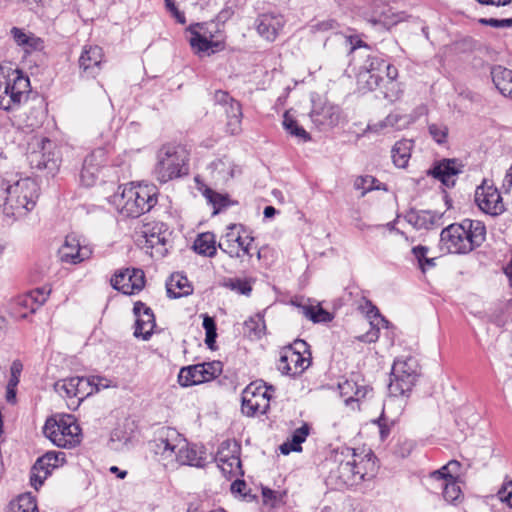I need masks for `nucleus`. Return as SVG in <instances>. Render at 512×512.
<instances>
[{"label": "nucleus", "instance_id": "8fccbe9b", "mask_svg": "<svg viewBox=\"0 0 512 512\" xmlns=\"http://www.w3.org/2000/svg\"><path fill=\"white\" fill-rule=\"evenodd\" d=\"M202 373L206 382L213 380L222 373V363L220 361L200 363Z\"/></svg>", "mask_w": 512, "mask_h": 512}, {"label": "nucleus", "instance_id": "3c124183", "mask_svg": "<svg viewBox=\"0 0 512 512\" xmlns=\"http://www.w3.org/2000/svg\"><path fill=\"white\" fill-rule=\"evenodd\" d=\"M431 137L438 143L444 144L448 137V128L443 124H430L428 127Z\"/></svg>", "mask_w": 512, "mask_h": 512}, {"label": "nucleus", "instance_id": "7ed1b4c3", "mask_svg": "<svg viewBox=\"0 0 512 512\" xmlns=\"http://www.w3.org/2000/svg\"><path fill=\"white\" fill-rule=\"evenodd\" d=\"M156 454L168 463H178L195 467L205 465V451L190 444L176 429L165 427L156 440Z\"/></svg>", "mask_w": 512, "mask_h": 512}, {"label": "nucleus", "instance_id": "a878e982", "mask_svg": "<svg viewBox=\"0 0 512 512\" xmlns=\"http://www.w3.org/2000/svg\"><path fill=\"white\" fill-rule=\"evenodd\" d=\"M310 117L317 126L332 127L339 123L340 108L331 103H314Z\"/></svg>", "mask_w": 512, "mask_h": 512}, {"label": "nucleus", "instance_id": "f8f14e48", "mask_svg": "<svg viewBox=\"0 0 512 512\" xmlns=\"http://www.w3.org/2000/svg\"><path fill=\"white\" fill-rule=\"evenodd\" d=\"M270 391H274L273 387L263 382L250 383L242 392V412L247 416L266 413L272 397Z\"/></svg>", "mask_w": 512, "mask_h": 512}, {"label": "nucleus", "instance_id": "864d4df0", "mask_svg": "<svg viewBox=\"0 0 512 512\" xmlns=\"http://www.w3.org/2000/svg\"><path fill=\"white\" fill-rule=\"evenodd\" d=\"M375 178L372 176H360L355 180L354 187L357 190H362V195L374 189Z\"/></svg>", "mask_w": 512, "mask_h": 512}, {"label": "nucleus", "instance_id": "473e14b6", "mask_svg": "<svg viewBox=\"0 0 512 512\" xmlns=\"http://www.w3.org/2000/svg\"><path fill=\"white\" fill-rule=\"evenodd\" d=\"M413 147L414 141L411 139L397 141L391 149L393 164L398 168H406L411 158Z\"/></svg>", "mask_w": 512, "mask_h": 512}, {"label": "nucleus", "instance_id": "20e7f679", "mask_svg": "<svg viewBox=\"0 0 512 512\" xmlns=\"http://www.w3.org/2000/svg\"><path fill=\"white\" fill-rule=\"evenodd\" d=\"M486 228L479 220L464 219L444 228L440 234L443 251L466 254L479 247L485 240Z\"/></svg>", "mask_w": 512, "mask_h": 512}, {"label": "nucleus", "instance_id": "39448f33", "mask_svg": "<svg viewBox=\"0 0 512 512\" xmlns=\"http://www.w3.org/2000/svg\"><path fill=\"white\" fill-rule=\"evenodd\" d=\"M119 189L122 191L113 196V203L127 217L136 218L149 212L158 201V188L153 184H131Z\"/></svg>", "mask_w": 512, "mask_h": 512}, {"label": "nucleus", "instance_id": "c03bdc74", "mask_svg": "<svg viewBox=\"0 0 512 512\" xmlns=\"http://www.w3.org/2000/svg\"><path fill=\"white\" fill-rule=\"evenodd\" d=\"M43 119L44 109L42 106H39L31 108L28 113L21 115L19 121L23 127L34 130L42 125Z\"/></svg>", "mask_w": 512, "mask_h": 512}, {"label": "nucleus", "instance_id": "dca6fc26", "mask_svg": "<svg viewBox=\"0 0 512 512\" xmlns=\"http://www.w3.org/2000/svg\"><path fill=\"white\" fill-rule=\"evenodd\" d=\"M108 153L107 148L99 147L85 157L80 172V181L84 186L90 187L95 184L99 173L108 162Z\"/></svg>", "mask_w": 512, "mask_h": 512}, {"label": "nucleus", "instance_id": "2f4dec72", "mask_svg": "<svg viewBox=\"0 0 512 512\" xmlns=\"http://www.w3.org/2000/svg\"><path fill=\"white\" fill-rule=\"evenodd\" d=\"M363 311H365L368 317L375 319L370 322L371 329L362 336V340L368 343L375 342L379 338V330L380 327H388V321L385 320L380 314L379 310L376 306H374L370 301L365 302V306H363Z\"/></svg>", "mask_w": 512, "mask_h": 512}, {"label": "nucleus", "instance_id": "aec40b11", "mask_svg": "<svg viewBox=\"0 0 512 512\" xmlns=\"http://www.w3.org/2000/svg\"><path fill=\"white\" fill-rule=\"evenodd\" d=\"M54 390L62 397L78 398L79 400L94 393V388L90 387V381L85 377L78 376L55 382Z\"/></svg>", "mask_w": 512, "mask_h": 512}, {"label": "nucleus", "instance_id": "f704fd0d", "mask_svg": "<svg viewBox=\"0 0 512 512\" xmlns=\"http://www.w3.org/2000/svg\"><path fill=\"white\" fill-rule=\"evenodd\" d=\"M460 468V463L456 460H451L440 469L431 472L427 480L433 487L435 485L455 480V476Z\"/></svg>", "mask_w": 512, "mask_h": 512}, {"label": "nucleus", "instance_id": "052dcab7", "mask_svg": "<svg viewBox=\"0 0 512 512\" xmlns=\"http://www.w3.org/2000/svg\"><path fill=\"white\" fill-rule=\"evenodd\" d=\"M214 100L217 104L222 105L226 109H230L232 102H237L235 99L229 96V94L222 90H217L214 93Z\"/></svg>", "mask_w": 512, "mask_h": 512}, {"label": "nucleus", "instance_id": "7c9ffc66", "mask_svg": "<svg viewBox=\"0 0 512 512\" xmlns=\"http://www.w3.org/2000/svg\"><path fill=\"white\" fill-rule=\"evenodd\" d=\"M169 298L177 299L190 295L193 287L187 277L181 273H173L166 282Z\"/></svg>", "mask_w": 512, "mask_h": 512}, {"label": "nucleus", "instance_id": "c756f323", "mask_svg": "<svg viewBox=\"0 0 512 512\" xmlns=\"http://www.w3.org/2000/svg\"><path fill=\"white\" fill-rule=\"evenodd\" d=\"M195 182L197 185V190L201 192L207 202L212 205L214 209V215L218 214L222 209L232 204L227 194H221L212 190L204 182L200 181L198 177L195 178Z\"/></svg>", "mask_w": 512, "mask_h": 512}, {"label": "nucleus", "instance_id": "0eeeda50", "mask_svg": "<svg viewBox=\"0 0 512 512\" xmlns=\"http://www.w3.org/2000/svg\"><path fill=\"white\" fill-rule=\"evenodd\" d=\"M30 80L22 71L0 66V108L14 110L27 98Z\"/></svg>", "mask_w": 512, "mask_h": 512}, {"label": "nucleus", "instance_id": "4468645a", "mask_svg": "<svg viewBox=\"0 0 512 512\" xmlns=\"http://www.w3.org/2000/svg\"><path fill=\"white\" fill-rule=\"evenodd\" d=\"M38 150L29 154L30 163L38 169H46L50 173L58 170L61 162L60 152L54 142L42 138L37 143Z\"/></svg>", "mask_w": 512, "mask_h": 512}, {"label": "nucleus", "instance_id": "774afa93", "mask_svg": "<svg viewBox=\"0 0 512 512\" xmlns=\"http://www.w3.org/2000/svg\"><path fill=\"white\" fill-rule=\"evenodd\" d=\"M87 379L90 381V387L94 388V392H98L101 388H108L110 386V381L103 377L92 376Z\"/></svg>", "mask_w": 512, "mask_h": 512}, {"label": "nucleus", "instance_id": "1a4fd4ad", "mask_svg": "<svg viewBox=\"0 0 512 512\" xmlns=\"http://www.w3.org/2000/svg\"><path fill=\"white\" fill-rule=\"evenodd\" d=\"M398 76L395 66L388 63L383 55L367 54L366 60L358 74V83L363 88L373 91L382 87V83H393Z\"/></svg>", "mask_w": 512, "mask_h": 512}, {"label": "nucleus", "instance_id": "09e8293b", "mask_svg": "<svg viewBox=\"0 0 512 512\" xmlns=\"http://www.w3.org/2000/svg\"><path fill=\"white\" fill-rule=\"evenodd\" d=\"M400 116L398 114H389L385 119L380 120L373 124H368L366 129L364 130V134L371 133H380L381 131L392 128L397 125L400 120Z\"/></svg>", "mask_w": 512, "mask_h": 512}, {"label": "nucleus", "instance_id": "c9c22d12", "mask_svg": "<svg viewBox=\"0 0 512 512\" xmlns=\"http://www.w3.org/2000/svg\"><path fill=\"white\" fill-rule=\"evenodd\" d=\"M212 177L218 182H226L234 177L236 166L227 158H221L213 161L209 165Z\"/></svg>", "mask_w": 512, "mask_h": 512}, {"label": "nucleus", "instance_id": "9d476101", "mask_svg": "<svg viewBox=\"0 0 512 512\" xmlns=\"http://www.w3.org/2000/svg\"><path fill=\"white\" fill-rule=\"evenodd\" d=\"M43 432L51 442L61 448H74L81 441V429L72 415H58L50 418Z\"/></svg>", "mask_w": 512, "mask_h": 512}, {"label": "nucleus", "instance_id": "a211bd4d", "mask_svg": "<svg viewBox=\"0 0 512 512\" xmlns=\"http://www.w3.org/2000/svg\"><path fill=\"white\" fill-rule=\"evenodd\" d=\"M475 202L486 214L496 216L504 211L502 197L493 185L484 181L475 191Z\"/></svg>", "mask_w": 512, "mask_h": 512}, {"label": "nucleus", "instance_id": "338daca9", "mask_svg": "<svg viewBox=\"0 0 512 512\" xmlns=\"http://www.w3.org/2000/svg\"><path fill=\"white\" fill-rule=\"evenodd\" d=\"M245 326L256 334H259L261 332V326L264 327V321L260 315H256L245 321Z\"/></svg>", "mask_w": 512, "mask_h": 512}, {"label": "nucleus", "instance_id": "79ce46f5", "mask_svg": "<svg viewBox=\"0 0 512 512\" xmlns=\"http://www.w3.org/2000/svg\"><path fill=\"white\" fill-rule=\"evenodd\" d=\"M283 127L293 137L297 138L299 142H308L311 140L310 134L300 125L293 117L286 112L283 116Z\"/></svg>", "mask_w": 512, "mask_h": 512}, {"label": "nucleus", "instance_id": "f3484780", "mask_svg": "<svg viewBox=\"0 0 512 512\" xmlns=\"http://www.w3.org/2000/svg\"><path fill=\"white\" fill-rule=\"evenodd\" d=\"M111 285L125 295L136 294L144 288V272L136 268L120 270L111 279Z\"/></svg>", "mask_w": 512, "mask_h": 512}, {"label": "nucleus", "instance_id": "13d9d810", "mask_svg": "<svg viewBox=\"0 0 512 512\" xmlns=\"http://www.w3.org/2000/svg\"><path fill=\"white\" fill-rule=\"evenodd\" d=\"M338 27V24L333 19H327L320 22H317L310 26L311 33H317V32H326L329 30L336 29Z\"/></svg>", "mask_w": 512, "mask_h": 512}, {"label": "nucleus", "instance_id": "9b49d317", "mask_svg": "<svg viewBox=\"0 0 512 512\" xmlns=\"http://www.w3.org/2000/svg\"><path fill=\"white\" fill-rule=\"evenodd\" d=\"M420 375L418 361L411 356L397 358L392 366L389 389L392 395L411 392Z\"/></svg>", "mask_w": 512, "mask_h": 512}, {"label": "nucleus", "instance_id": "b1692460", "mask_svg": "<svg viewBox=\"0 0 512 512\" xmlns=\"http://www.w3.org/2000/svg\"><path fill=\"white\" fill-rule=\"evenodd\" d=\"M286 21L280 14L265 13L257 20L258 33L268 41H274L283 29Z\"/></svg>", "mask_w": 512, "mask_h": 512}, {"label": "nucleus", "instance_id": "de8ad7c7", "mask_svg": "<svg viewBox=\"0 0 512 512\" xmlns=\"http://www.w3.org/2000/svg\"><path fill=\"white\" fill-rule=\"evenodd\" d=\"M131 443V435L121 428L111 432L109 446L114 451H123Z\"/></svg>", "mask_w": 512, "mask_h": 512}, {"label": "nucleus", "instance_id": "5701e85b", "mask_svg": "<svg viewBox=\"0 0 512 512\" xmlns=\"http://www.w3.org/2000/svg\"><path fill=\"white\" fill-rule=\"evenodd\" d=\"M136 316L134 336L147 340L156 326L152 310L142 302H136L133 308Z\"/></svg>", "mask_w": 512, "mask_h": 512}, {"label": "nucleus", "instance_id": "e2e57ef3", "mask_svg": "<svg viewBox=\"0 0 512 512\" xmlns=\"http://www.w3.org/2000/svg\"><path fill=\"white\" fill-rule=\"evenodd\" d=\"M165 4L167 9L175 17L177 22H179L180 24H184L186 22L184 13L178 10L174 0H165Z\"/></svg>", "mask_w": 512, "mask_h": 512}, {"label": "nucleus", "instance_id": "4d7b16f0", "mask_svg": "<svg viewBox=\"0 0 512 512\" xmlns=\"http://www.w3.org/2000/svg\"><path fill=\"white\" fill-rule=\"evenodd\" d=\"M479 23L482 25L490 26L493 28H506L512 26V18L495 19V18H481Z\"/></svg>", "mask_w": 512, "mask_h": 512}, {"label": "nucleus", "instance_id": "a18cd8bd", "mask_svg": "<svg viewBox=\"0 0 512 512\" xmlns=\"http://www.w3.org/2000/svg\"><path fill=\"white\" fill-rule=\"evenodd\" d=\"M338 388L340 394L346 397V402L349 400H358L366 394L365 387L357 385V383L352 379L339 383Z\"/></svg>", "mask_w": 512, "mask_h": 512}, {"label": "nucleus", "instance_id": "69168bd1", "mask_svg": "<svg viewBox=\"0 0 512 512\" xmlns=\"http://www.w3.org/2000/svg\"><path fill=\"white\" fill-rule=\"evenodd\" d=\"M37 298H40V295H36L35 291H31L28 295H26L21 303L30 308V311L34 313L40 306H37Z\"/></svg>", "mask_w": 512, "mask_h": 512}, {"label": "nucleus", "instance_id": "37998d69", "mask_svg": "<svg viewBox=\"0 0 512 512\" xmlns=\"http://www.w3.org/2000/svg\"><path fill=\"white\" fill-rule=\"evenodd\" d=\"M64 460L65 453L49 451L43 456L39 457L35 465H37L38 468L43 469V471H47V474H50L52 469L61 465Z\"/></svg>", "mask_w": 512, "mask_h": 512}, {"label": "nucleus", "instance_id": "ea45409f", "mask_svg": "<svg viewBox=\"0 0 512 512\" xmlns=\"http://www.w3.org/2000/svg\"><path fill=\"white\" fill-rule=\"evenodd\" d=\"M308 434L309 427L307 424L296 429L292 434L291 443L286 442L280 446L281 453L287 455L292 451L300 452L302 450L301 444L306 440Z\"/></svg>", "mask_w": 512, "mask_h": 512}, {"label": "nucleus", "instance_id": "4be33fe9", "mask_svg": "<svg viewBox=\"0 0 512 512\" xmlns=\"http://www.w3.org/2000/svg\"><path fill=\"white\" fill-rule=\"evenodd\" d=\"M191 33L190 45L196 53H214L221 50L223 44L212 39L211 32H208L204 24L197 23L189 27Z\"/></svg>", "mask_w": 512, "mask_h": 512}, {"label": "nucleus", "instance_id": "bf43d9fd", "mask_svg": "<svg viewBox=\"0 0 512 512\" xmlns=\"http://www.w3.org/2000/svg\"><path fill=\"white\" fill-rule=\"evenodd\" d=\"M499 499L512 508V481L505 483L498 491Z\"/></svg>", "mask_w": 512, "mask_h": 512}, {"label": "nucleus", "instance_id": "6e6552de", "mask_svg": "<svg viewBox=\"0 0 512 512\" xmlns=\"http://www.w3.org/2000/svg\"><path fill=\"white\" fill-rule=\"evenodd\" d=\"M219 249L230 258L238 259L241 263L248 262L253 256L254 237L242 224H230L218 242Z\"/></svg>", "mask_w": 512, "mask_h": 512}, {"label": "nucleus", "instance_id": "49530a36", "mask_svg": "<svg viewBox=\"0 0 512 512\" xmlns=\"http://www.w3.org/2000/svg\"><path fill=\"white\" fill-rule=\"evenodd\" d=\"M432 488L435 490H438V489L441 490L443 498L448 503H454L462 495V491H461L460 486L458 485L456 479L435 485Z\"/></svg>", "mask_w": 512, "mask_h": 512}, {"label": "nucleus", "instance_id": "4c0bfd02", "mask_svg": "<svg viewBox=\"0 0 512 512\" xmlns=\"http://www.w3.org/2000/svg\"><path fill=\"white\" fill-rule=\"evenodd\" d=\"M193 249L200 255L214 257L217 252L215 234L212 232H205L198 235L194 241Z\"/></svg>", "mask_w": 512, "mask_h": 512}, {"label": "nucleus", "instance_id": "6ab92c4d", "mask_svg": "<svg viewBox=\"0 0 512 512\" xmlns=\"http://www.w3.org/2000/svg\"><path fill=\"white\" fill-rule=\"evenodd\" d=\"M309 365V357H305L299 350L293 347H287L281 352L277 369L282 375L296 376L307 369Z\"/></svg>", "mask_w": 512, "mask_h": 512}, {"label": "nucleus", "instance_id": "2eb2a0df", "mask_svg": "<svg viewBox=\"0 0 512 512\" xmlns=\"http://www.w3.org/2000/svg\"><path fill=\"white\" fill-rule=\"evenodd\" d=\"M93 253L90 245L74 234L66 236L63 245L59 249L60 260L68 264H79L88 260Z\"/></svg>", "mask_w": 512, "mask_h": 512}, {"label": "nucleus", "instance_id": "f03ea898", "mask_svg": "<svg viewBox=\"0 0 512 512\" xmlns=\"http://www.w3.org/2000/svg\"><path fill=\"white\" fill-rule=\"evenodd\" d=\"M40 188L32 178L19 179L10 183L0 179V198H3L2 219L8 225L24 220L35 208Z\"/></svg>", "mask_w": 512, "mask_h": 512}, {"label": "nucleus", "instance_id": "f257e3e1", "mask_svg": "<svg viewBox=\"0 0 512 512\" xmlns=\"http://www.w3.org/2000/svg\"><path fill=\"white\" fill-rule=\"evenodd\" d=\"M333 461L335 467L330 469L327 481L335 489L357 485L376 469L373 452L365 448L340 447L335 451Z\"/></svg>", "mask_w": 512, "mask_h": 512}, {"label": "nucleus", "instance_id": "0e129e2a", "mask_svg": "<svg viewBox=\"0 0 512 512\" xmlns=\"http://www.w3.org/2000/svg\"><path fill=\"white\" fill-rule=\"evenodd\" d=\"M246 487L245 481L237 479L231 484V492L234 495H239L243 499H247L250 495L245 492Z\"/></svg>", "mask_w": 512, "mask_h": 512}, {"label": "nucleus", "instance_id": "6e6d98bb", "mask_svg": "<svg viewBox=\"0 0 512 512\" xmlns=\"http://www.w3.org/2000/svg\"><path fill=\"white\" fill-rule=\"evenodd\" d=\"M229 287L231 288V290L236 291L237 293L242 295H249L252 290L250 283L242 279L231 280L229 283Z\"/></svg>", "mask_w": 512, "mask_h": 512}, {"label": "nucleus", "instance_id": "cd10ccee", "mask_svg": "<svg viewBox=\"0 0 512 512\" xmlns=\"http://www.w3.org/2000/svg\"><path fill=\"white\" fill-rule=\"evenodd\" d=\"M462 165L455 159H443L436 163L431 170V175L440 180L445 186L451 187L455 184L454 177L461 173Z\"/></svg>", "mask_w": 512, "mask_h": 512}, {"label": "nucleus", "instance_id": "393cba45", "mask_svg": "<svg viewBox=\"0 0 512 512\" xmlns=\"http://www.w3.org/2000/svg\"><path fill=\"white\" fill-rule=\"evenodd\" d=\"M10 35L16 45L21 48L25 54L40 52L44 49V40L30 31L23 28L12 27Z\"/></svg>", "mask_w": 512, "mask_h": 512}, {"label": "nucleus", "instance_id": "412c9836", "mask_svg": "<svg viewBox=\"0 0 512 512\" xmlns=\"http://www.w3.org/2000/svg\"><path fill=\"white\" fill-rule=\"evenodd\" d=\"M103 50L97 45H85L78 59L81 76L95 78L102 69Z\"/></svg>", "mask_w": 512, "mask_h": 512}, {"label": "nucleus", "instance_id": "680f3d73", "mask_svg": "<svg viewBox=\"0 0 512 512\" xmlns=\"http://www.w3.org/2000/svg\"><path fill=\"white\" fill-rule=\"evenodd\" d=\"M22 368H23V366H22L21 362L14 361L12 363L11 368H10L11 376H10V379L8 382V384H10L11 387H17V385L19 383V378H20Z\"/></svg>", "mask_w": 512, "mask_h": 512}, {"label": "nucleus", "instance_id": "a19ab883", "mask_svg": "<svg viewBox=\"0 0 512 512\" xmlns=\"http://www.w3.org/2000/svg\"><path fill=\"white\" fill-rule=\"evenodd\" d=\"M227 131L231 135L239 134L241 131L242 108L239 102H232L230 109H226Z\"/></svg>", "mask_w": 512, "mask_h": 512}, {"label": "nucleus", "instance_id": "72a5a7b5", "mask_svg": "<svg viewBox=\"0 0 512 512\" xmlns=\"http://www.w3.org/2000/svg\"><path fill=\"white\" fill-rule=\"evenodd\" d=\"M493 83L500 93L512 99V70L496 66L491 71Z\"/></svg>", "mask_w": 512, "mask_h": 512}, {"label": "nucleus", "instance_id": "423d86ee", "mask_svg": "<svg viewBox=\"0 0 512 512\" xmlns=\"http://www.w3.org/2000/svg\"><path fill=\"white\" fill-rule=\"evenodd\" d=\"M189 154L180 146L173 144L163 145L157 152L154 175L161 183H167L175 178L187 175Z\"/></svg>", "mask_w": 512, "mask_h": 512}, {"label": "nucleus", "instance_id": "c85d7f7f", "mask_svg": "<svg viewBox=\"0 0 512 512\" xmlns=\"http://www.w3.org/2000/svg\"><path fill=\"white\" fill-rule=\"evenodd\" d=\"M292 304L298 308L300 314L314 323H327L332 320V315L328 311L319 304H313L310 299L293 300Z\"/></svg>", "mask_w": 512, "mask_h": 512}, {"label": "nucleus", "instance_id": "e433bc0d", "mask_svg": "<svg viewBox=\"0 0 512 512\" xmlns=\"http://www.w3.org/2000/svg\"><path fill=\"white\" fill-rule=\"evenodd\" d=\"M206 382L202 373L201 365H191L180 369L178 383L182 387H189Z\"/></svg>", "mask_w": 512, "mask_h": 512}, {"label": "nucleus", "instance_id": "ddd939ff", "mask_svg": "<svg viewBox=\"0 0 512 512\" xmlns=\"http://www.w3.org/2000/svg\"><path fill=\"white\" fill-rule=\"evenodd\" d=\"M240 453L241 446L235 440H225L220 444L215 461L224 475H243Z\"/></svg>", "mask_w": 512, "mask_h": 512}, {"label": "nucleus", "instance_id": "bb28decb", "mask_svg": "<svg viewBox=\"0 0 512 512\" xmlns=\"http://www.w3.org/2000/svg\"><path fill=\"white\" fill-rule=\"evenodd\" d=\"M442 215V213L432 210L410 209L404 218L416 229L429 230L440 225Z\"/></svg>", "mask_w": 512, "mask_h": 512}, {"label": "nucleus", "instance_id": "58836bf2", "mask_svg": "<svg viewBox=\"0 0 512 512\" xmlns=\"http://www.w3.org/2000/svg\"><path fill=\"white\" fill-rule=\"evenodd\" d=\"M7 512H39L36 498L31 493H24L12 500Z\"/></svg>", "mask_w": 512, "mask_h": 512}, {"label": "nucleus", "instance_id": "603ef678", "mask_svg": "<svg viewBox=\"0 0 512 512\" xmlns=\"http://www.w3.org/2000/svg\"><path fill=\"white\" fill-rule=\"evenodd\" d=\"M47 471H43L37 467V465H33L30 472V483L37 490L44 482V480L48 477Z\"/></svg>", "mask_w": 512, "mask_h": 512}, {"label": "nucleus", "instance_id": "5fc2aeb1", "mask_svg": "<svg viewBox=\"0 0 512 512\" xmlns=\"http://www.w3.org/2000/svg\"><path fill=\"white\" fill-rule=\"evenodd\" d=\"M262 497H263V502L265 504H268V505L274 507L277 503L281 502L282 493L279 491L269 489L267 487H263L262 488Z\"/></svg>", "mask_w": 512, "mask_h": 512}]
</instances>
